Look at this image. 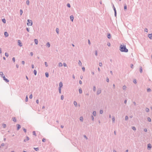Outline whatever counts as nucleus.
<instances>
[{
  "label": "nucleus",
  "instance_id": "obj_1",
  "mask_svg": "<svg viewBox=\"0 0 152 152\" xmlns=\"http://www.w3.org/2000/svg\"><path fill=\"white\" fill-rule=\"evenodd\" d=\"M120 50L121 52L127 53L128 52V50L126 48L125 45H121L120 46Z\"/></svg>",
  "mask_w": 152,
  "mask_h": 152
},
{
  "label": "nucleus",
  "instance_id": "obj_2",
  "mask_svg": "<svg viewBox=\"0 0 152 152\" xmlns=\"http://www.w3.org/2000/svg\"><path fill=\"white\" fill-rule=\"evenodd\" d=\"M27 21V24L28 26H32V25L33 23L31 20L28 19Z\"/></svg>",
  "mask_w": 152,
  "mask_h": 152
},
{
  "label": "nucleus",
  "instance_id": "obj_3",
  "mask_svg": "<svg viewBox=\"0 0 152 152\" xmlns=\"http://www.w3.org/2000/svg\"><path fill=\"white\" fill-rule=\"evenodd\" d=\"M3 78V80L6 83H8L9 81V80H8L7 78H6L5 77H2Z\"/></svg>",
  "mask_w": 152,
  "mask_h": 152
},
{
  "label": "nucleus",
  "instance_id": "obj_4",
  "mask_svg": "<svg viewBox=\"0 0 152 152\" xmlns=\"http://www.w3.org/2000/svg\"><path fill=\"white\" fill-rule=\"evenodd\" d=\"M151 147H152V146H151V145L150 143H149L148 144L147 149L148 150H149L151 148Z\"/></svg>",
  "mask_w": 152,
  "mask_h": 152
},
{
  "label": "nucleus",
  "instance_id": "obj_5",
  "mask_svg": "<svg viewBox=\"0 0 152 152\" xmlns=\"http://www.w3.org/2000/svg\"><path fill=\"white\" fill-rule=\"evenodd\" d=\"M18 45L20 46V47H21L22 46V43L20 40H18Z\"/></svg>",
  "mask_w": 152,
  "mask_h": 152
},
{
  "label": "nucleus",
  "instance_id": "obj_6",
  "mask_svg": "<svg viewBox=\"0 0 152 152\" xmlns=\"http://www.w3.org/2000/svg\"><path fill=\"white\" fill-rule=\"evenodd\" d=\"M101 90L100 89H99L97 90V92H96V94L97 95H98L101 93Z\"/></svg>",
  "mask_w": 152,
  "mask_h": 152
},
{
  "label": "nucleus",
  "instance_id": "obj_7",
  "mask_svg": "<svg viewBox=\"0 0 152 152\" xmlns=\"http://www.w3.org/2000/svg\"><path fill=\"white\" fill-rule=\"evenodd\" d=\"M16 126H17V130H18L21 128V126L19 124H17Z\"/></svg>",
  "mask_w": 152,
  "mask_h": 152
},
{
  "label": "nucleus",
  "instance_id": "obj_8",
  "mask_svg": "<svg viewBox=\"0 0 152 152\" xmlns=\"http://www.w3.org/2000/svg\"><path fill=\"white\" fill-rule=\"evenodd\" d=\"M63 86V83L61 82L59 84V87L58 88H61Z\"/></svg>",
  "mask_w": 152,
  "mask_h": 152
},
{
  "label": "nucleus",
  "instance_id": "obj_9",
  "mask_svg": "<svg viewBox=\"0 0 152 152\" xmlns=\"http://www.w3.org/2000/svg\"><path fill=\"white\" fill-rule=\"evenodd\" d=\"M148 37L151 39H152V34H149Z\"/></svg>",
  "mask_w": 152,
  "mask_h": 152
},
{
  "label": "nucleus",
  "instance_id": "obj_10",
  "mask_svg": "<svg viewBox=\"0 0 152 152\" xmlns=\"http://www.w3.org/2000/svg\"><path fill=\"white\" fill-rule=\"evenodd\" d=\"M26 139H25L24 140V141L25 142H26V141H28L29 140V137H28L27 136H26Z\"/></svg>",
  "mask_w": 152,
  "mask_h": 152
},
{
  "label": "nucleus",
  "instance_id": "obj_11",
  "mask_svg": "<svg viewBox=\"0 0 152 152\" xmlns=\"http://www.w3.org/2000/svg\"><path fill=\"white\" fill-rule=\"evenodd\" d=\"M70 19L73 22V21L74 20V17L72 15H71L70 17Z\"/></svg>",
  "mask_w": 152,
  "mask_h": 152
},
{
  "label": "nucleus",
  "instance_id": "obj_12",
  "mask_svg": "<svg viewBox=\"0 0 152 152\" xmlns=\"http://www.w3.org/2000/svg\"><path fill=\"white\" fill-rule=\"evenodd\" d=\"M4 35L6 37H7L9 36L8 33L7 32L4 33Z\"/></svg>",
  "mask_w": 152,
  "mask_h": 152
},
{
  "label": "nucleus",
  "instance_id": "obj_13",
  "mask_svg": "<svg viewBox=\"0 0 152 152\" xmlns=\"http://www.w3.org/2000/svg\"><path fill=\"white\" fill-rule=\"evenodd\" d=\"M92 114L94 116H96V112L95 111H94L92 113Z\"/></svg>",
  "mask_w": 152,
  "mask_h": 152
},
{
  "label": "nucleus",
  "instance_id": "obj_14",
  "mask_svg": "<svg viewBox=\"0 0 152 152\" xmlns=\"http://www.w3.org/2000/svg\"><path fill=\"white\" fill-rule=\"evenodd\" d=\"M34 42L35 43V44H36V45H37L38 44V40L37 39H34Z\"/></svg>",
  "mask_w": 152,
  "mask_h": 152
},
{
  "label": "nucleus",
  "instance_id": "obj_15",
  "mask_svg": "<svg viewBox=\"0 0 152 152\" xmlns=\"http://www.w3.org/2000/svg\"><path fill=\"white\" fill-rule=\"evenodd\" d=\"M124 10H126L127 9V5L126 4H125L124 5Z\"/></svg>",
  "mask_w": 152,
  "mask_h": 152
},
{
  "label": "nucleus",
  "instance_id": "obj_16",
  "mask_svg": "<svg viewBox=\"0 0 152 152\" xmlns=\"http://www.w3.org/2000/svg\"><path fill=\"white\" fill-rule=\"evenodd\" d=\"M111 35L110 33H109L107 35V37L109 39H110L111 38Z\"/></svg>",
  "mask_w": 152,
  "mask_h": 152
},
{
  "label": "nucleus",
  "instance_id": "obj_17",
  "mask_svg": "<svg viewBox=\"0 0 152 152\" xmlns=\"http://www.w3.org/2000/svg\"><path fill=\"white\" fill-rule=\"evenodd\" d=\"M73 103L75 105V107H76L77 106V102L75 101H74V102H73Z\"/></svg>",
  "mask_w": 152,
  "mask_h": 152
},
{
  "label": "nucleus",
  "instance_id": "obj_18",
  "mask_svg": "<svg viewBox=\"0 0 152 152\" xmlns=\"http://www.w3.org/2000/svg\"><path fill=\"white\" fill-rule=\"evenodd\" d=\"M2 21L4 23H6V20L5 18L2 19Z\"/></svg>",
  "mask_w": 152,
  "mask_h": 152
},
{
  "label": "nucleus",
  "instance_id": "obj_19",
  "mask_svg": "<svg viewBox=\"0 0 152 152\" xmlns=\"http://www.w3.org/2000/svg\"><path fill=\"white\" fill-rule=\"evenodd\" d=\"M79 93L80 94H81L82 93V90L81 88H80L79 89Z\"/></svg>",
  "mask_w": 152,
  "mask_h": 152
},
{
  "label": "nucleus",
  "instance_id": "obj_20",
  "mask_svg": "<svg viewBox=\"0 0 152 152\" xmlns=\"http://www.w3.org/2000/svg\"><path fill=\"white\" fill-rule=\"evenodd\" d=\"M56 31L58 34H59V29L58 28H56Z\"/></svg>",
  "mask_w": 152,
  "mask_h": 152
},
{
  "label": "nucleus",
  "instance_id": "obj_21",
  "mask_svg": "<svg viewBox=\"0 0 152 152\" xmlns=\"http://www.w3.org/2000/svg\"><path fill=\"white\" fill-rule=\"evenodd\" d=\"M112 4L113 5V10H114V11L115 12V11H116V9H115V7L114 6V4H113V3H112Z\"/></svg>",
  "mask_w": 152,
  "mask_h": 152
},
{
  "label": "nucleus",
  "instance_id": "obj_22",
  "mask_svg": "<svg viewBox=\"0 0 152 152\" xmlns=\"http://www.w3.org/2000/svg\"><path fill=\"white\" fill-rule=\"evenodd\" d=\"M34 149L36 151H39V148H34Z\"/></svg>",
  "mask_w": 152,
  "mask_h": 152
},
{
  "label": "nucleus",
  "instance_id": "obj_23",
  "mask_svg": "<svg viewBox=\"0 0 152 152\" xmlns=\"http://www.w3.org/2000/svg\"><path fill=\"white\" fill-rule=\"evenodd\" d=\"M140 72L141 73L142 72V68L141 66L140 67Z\"/></svg>",
  "mask_w": 152,
  "mask_h": 152
},
{
  "label": "nucleus",
  "instance_id": "obj_24",
  "mask_svg": "<svg viewBox=\"0 0 152 152\" xmlns=\"http://www.w3.org/2000/svg\"><path fill=\"white\" fill-rule=\"evenodd\" d=\"M133 82L134 84H136L137 83V80L135 79H133Z\"/></svg>",
  "mask_w": 152,
  "mask_h": 152
},
{
  "label": "nucleus",
  "instance_id": "obj_25",
  "mask_svg": "<svg viewBox=\"0 0 152 152\" xmlns=\"http://www.w3.org/2000/svg\"><path fill=\"white\" fill-rule=\"evenodd\" d=\"M145 110L146 112H148L149 111V109L148 108L146 107L145 108Z\"/></svg>",
  "mask_w": 152,
  "mask_h": 152
},
{
  "label": "nucleus",
  "instance_id": "obj_26",
  "mask_svg": "<svg viewBox=\"0 0 152 152\" xmlns=\"http://www.w3.org/2000/svg\"><path fill=\"white\" fill-rule=\"evenodd\" d=\"M46 45L48 48L50 47V43L49 42L47 43L46 44Z\"/></svg>",
  "mask_w": 152,
  "mask_h": 152
},
{
  "label": "nucleus",
  "instance_id": "obj_27",
  "mask_svg": "<svg viewBox=\"0 0 152 152\" xmlns=\"http://www.w3.org/2000/svg\"><path fill=\"white\" fill-rule=\"evenodd\" d=\"M12 120L14 122H16V118L14 117L12 118Z\"/></svg>",
  "mask_w": 152,
  "mask_h": 152
},
{
  "label": "nucleus",
  "instance_id": "obj_28",
  "mask_svg": "<svg viewBox=\"0 0 152 152\" xmlns=\"http://www.w3.org/2000/svg\"><path fill=\"white\" fill-rule=\"evenodd\" d=\"M147 120L149 122H151V118L149 117H148L147 118Z\"/></svg>",
  "mask_w": 152,
  "mask_h": 152
},
{
  "label": "nucleus",
  "instance_id": "obj_29",
  "mask_svg": "<svg viewBox=\"0 0 152 152\" xmlns=\"http://www.w3.org/2000/svg\"><path fill=\"white\" fill-rule=\"evenodd\" d=\"M78 64H79V66H81V65H82V63H81V62L80 60H79V62H78Z\"/></svg>",
  "mask_w": 152,
  "mask_h": 152
},
{
  "label": "nucleus",
  "instance_id": "obj_30",
  "mask_svg": "<svg viewBox=\"0 0 152 152\" xmlns=\"http://www.w3.org/2000/svg\"><path fill=\"white\" fill-rule=\"evenodd\" d=\"M80 120L81 121H83V117L81 116L80 117Z\"/></svg>",
  "mask_w": 152,
  "mask_h": 152
},
{
  "label": "nucleus",
  "instance_id": "obj_31",
  "mask_svg": "<svg viewBox=\"0 0 152 152\" xmlns=\"http://www.w3.org/2000/svg\"><path fill=\"white\" fill-rule=\"evenodd\" d=\"M2 126L3 128H5L6 127V125L5 124H3L2 125Z\"/></svg>",
  "mask_w": 152,
  "mask_h": 152
},
{
  "label": "nucleus",
  "instance_id": "obj_32",
  "mask_svg": "<svg viewBox=\"0 0 152 152\" xmlns=\"http://www.w3.org/2000/svg\"><path fill=\"white\" fill-rule=\"evenodd\" d=\"M34 73L35 75H36L37 73V72L36 70H34Z\"/></svg>",
  "mask_w": 152,
  "mask_h": 152
},
{
  "label": "nucleus",
  "instance_id": "obj_33",
  "mask_svg": "<svg viewBox=\"0 0 152 152\" xmlns=\"http://www.w3.org/2000/svg\"><path fill=\"white\" fill-rule=\"evenodd\" d=\"M112 121H113V122H115V118L114 116H113L112 117Z\"/></svg>",
  "mask_w": 152,
  "mask_h": 152
},
{
  "label": "nucleus",
  "instance_id": "obj_34",
  "mask_svg": "<svg viewBox=\"0 0 152 152\" xmlns=\"http://www.w3.org/2000/svg\"><path fill=\"white\" fill-rule=\"evenodd\" d=\"M28 96L27 95L26 97L25 102H27L28 101Z\"/></svg>",
  "mask_w": 152,
  "mask_h": 152
},
{
  "label": "nucleus",
  "instance_id": "obj_35",
  "mask_svg": "<svg viewBox=\"0 0 152 152\" xmlns=\"http://www.w3.org/2000/svg\"><path fill=\"white\" fill-rule=\"evenodd\" d=\"M67 6L69 8H70L71 7L69 3H67L66 4Z\"/></svg>",
  "mask_w": 152,
  "mask_h": 152
},
{
  "label": "nucleus",
  "instance_id": "obj_36",
  "mask_svg": "<svg viewBox=\"0 0 152 152\" xmlns=\"http://www.w3.org/2000/svg\"><path fill=\"white\" fill-rule=\"evenodd\" d=\"M63 66V64L61 63L60 62L59 63V66L61 67V66Z\"/></svg>",
  "mask_w": 152,
  "mask_h": 152
},
{
  "label": "nucleus",
  "instance_id": "obj_37",
  "mask_svg": "<svg viewBox=\"0 0 152 152\" xmlns=\"http://www.w3.org/2000/svg\"><path fill=\"white\" fill-rule=\"evenodd\" d=\"M5 55L6 56L8 57L9 56V54L7 52H6L5 53Z\"/></svg>",
  "mask_w": 152,
  "mask_h": 152
},
{
  "label": "nucleus",
  "instance_id": "obj_38",
  "mask_svg": "<svg viewBox=\"0 0 152 152\" xmlns=\"http://www.w3.org/2000/svg\"><path fill=\"white\" fill-rule=\"evenodd\" d=\"M93 91H96V87L95 86H93Z\"/></svg>",
  "mask_w": 152,
  "mask_h": 152
},
{
  "label": "nucleus",
  "instance_id": "obj_39",
  "mask_svg": "<svg viewBox=\"0 0 152 152\" xmlns=\"http://www.w3.org/2000/svg\"><path fill=\"white\" fill-rule=\"evenodd\" d=\"M64 99V96L63 95H62L61 96V100H63Z\"/></svg>",
  "mask_w": 152,
  "mask_h": 152
},
{
  "label": "nucleus",
  "instance_id": "obj_40",
  "mask_svg": "<svg viewBox=\"0 0 152 152\" xmlns=\"http://www.w3.org/2000/svg\"><path fill=\"white\" fill-rule=\"evenodd\" d=\"M151 91V89L150 88H149L147 89V91L148 92H150Z\"/></svg>",
  "mask_w": 152,
  "mask_h": 152
},
{
  "label": "nucleus",
  "instance_id": "obj_41",
  "mask_svg": "<svg viewBox=\"0 0 152 152\" xmlns=\"http://www.w3.org/2000/svg\"><path fill=\"white\" fill-rule=\"evenodd\" d=\"M23 13V11L22 10H20V15H21Z\"/></svg>",
  "mask_w": 152,
  "mask_h": 152
},
{
  "label": "nucleus",
  "instance_id": "obj_42",
  "mask_svg": "<svg viewBox=\"0 0 152 152\" xmlns=\"http://www.w3.org/2000/svg\"><path fill=\"white\" fill-rule=\"evenodd\" d=\"M59 92L60 94L61 93V88H58Z\"/></svg>",
  "mask_w": 152,
  "mask_h": 152
},
{
  "label": "nucleus",
  "instance_id": "obj_43",
  "mask_svg": "<svg viewBox=\"0 0 152 152\" xmlns=\"http://www.w3.org/2000/svg\"><path fill=\"white\" fill-rule=\"evenodd\" d=\"M122 88L123 90H125L126 89V86L125 85H124L123 86Z\"/></svg>",
  "mask_w": 152,
  "mask_h": 152
},
{
  "label": "nucleus",
  "instance_id": "obj_44",
  "mask_svg": "<svg viewBox=\"0 0 152 152\" xmlns=\"http://www.w3.org/2000/svg\"><path fill=\"white\" fill-rule=\"evenodd\" d=\"M33 97V95L32 94H31L30 95L29 98L30 99H31Z\"/></svg>",
  "mask_w": 152,
  "mask_h": 152
},
{
  "label": "nucleus",
  "instance_id": "obj_45",
  "mask_svg": "<svg viewBox=\"0 0 152 152\" xmlns=\"http://www.w3.org/2000/svg\"><path fill=\"white\" fill-rule=\"evenodd\" d=\"M33 135H35V136H36V133L35 131H33Z\"/></svg>",
  "mask_w": 152,
  "mask_h": 152
},
{
  "label": "nucleus",
  "instance_id": "obj_46",
  "mask_svg": "<svg viewBox=\"0 0 152 152\" xmlns=\"http://www.w3.org/2000/svg\"><path fill=\"white\" fill-rule=\"evenodd\" d=\"M132 129L134 130H136V128L134 126H132Z\"/></svg>",
  "mask_w": 152,
  "mask_h": 152
},
{
  "label": "nucleus",
  "instance_id": "obj_47",
  "mask_svg": "<svg viewBox=\"0 0 152 152\" xmlns=\"http://www.w3.org/2000/svg\"><path fill=\"white\" fill-rule=\"evenodd\" d=\"M23 131H24V132H26V130L25 128H23Z\"/></svg>",
  "mask_w": 152,
  "mask_h": 152
},
{
  "label": "nucleus",
  "instance_id": "obj_48",
  "mask_svg": "<svg viewBox=\"0 0 152 152\" xmlns=\"http://www.w3.org/2000/svg\"><path fill=\"white\" fill-rule=\"evenodd\" d=\"M95 55L96 56H97V50H95Z\"/></svg>",
  "mask_w": 152,
  "mask_h": 152
},
{
  "label": "nucleus",
  "instance_id": "obj_49",
  "mask_svg": "<svg viewBox=\"0 0 152 152\" xmlns=\"http://www.w3.org/2000/svg\"><path fill=\"white\" fill-rule=\"evenodd\" d=\"M26 4L27 5H28L29 4V1L28 0H27L26 1Z\"/></svg>",
  "mask_w": 152,
  "mask_h": 152
},
{
  "label": "nucleus",
  "instance_id": "obj_50",
  "mask_svg": "<svg viewBox=\"0 0 152 152\" xmlns=\"http://www.w3.org/2000/svg\"><path fill=\"white\" fill-rule=\"evenodd\" d=\"M45 76H49V74L48 72H45Z\"/></svg>",
  "mask_w": 152,
  "mask_h": 152
},
{
  "label": "nucleus",
  "instance_id": "obj_51",
  "mask_svg": "<svg viewBox=\"0 0 152 152\" xmlns=\"http://www.w3.org/2000/svg\"><path fill=\"white\" fill-rule=\"evenodd\" d=\"M103 110H100L99 112L100 114H102L103 113Z\"/></svg>",
  "mask_w": 152,
  "mask_h": 152
},
{
  "label": "nucleus",
  "instance_id": "obj_52",
  "mask_svg": "<svg viewBox=\"0 0 152 152\" xmlns=\"http://www.w3.org/2000/svg\"><path fill=\"white\" fill-rule=\"evenodd\" d=\"M99 66H100V67H101L102 66V62H99Z\"/></svg>",
  "mask_w": 152,
  "mask_h": 152
},
{
  "label": "nucleus",
  "instance_id": "obj_53",
  "mask_svg": "<svg viewBox=\"0 0 152 152\" xmlns=\"http://www.w3.org/2000/svg\"><path fill=\"white\" fill-rule=\"evenodd\" d=\"M45 141H46V139L45 138H43L42 139V141L43 142H45Z\"/></svg>",
  "mask_w": 152,
  "mask_h": 152
},
{
  "label": "nucleus",
  "instance_id": "obj_54",
  "mask_svg": "<svg viewBox=\"0 0 152 152\" xmlns=\"http://www.w3.org/2000/svg\"><path fill=\"white\" fill-rule=\"evenodd\" d=\"M128 117L127 116H125V120H128Z\"/></svg>",
  "mask_w": 152,
  "mask_h": 152
},
{
  "label": "nucleus",
  "instance_id": "obj_55",
  "mask_svg": "<svg viewBox=\"0 0 152 152\" xmlns=\"http://www.w3.org/2000/svg\"><path fill=\"white\" fill-rule=\"evenodd\" d=\"M91 119H92V120L93 121H94V116H93V115H91Z\"/></svg>",
  "mask_w": 152,
  "mask_h": 152
},
{
  "label": "nucleus",
  "instance_id": "obj_56",
  "mask_svg": "<svg viewBox=\"0 0 152 152\" xmlns=\"http://www.w3.org/2000/svg\"><path fill=\"white\" fill-rule=\"evenodd\" d=\"M45 66L46 67H47L48 66V65L47 63L46 62H45Z\"/></svg>",
  "mask_w": 152,
  "mask_h": 152
},
{
  "label": "nucleus",
  "instance_id": "obj_57",
  "mask_svg": "<svg viewBox=\"0 0 152 152\" xmlns=\"http://www.w3.org/2000/svg\"><path fill=\"white\" fill-rule=\"evenodd\" d=\"M114 15H115V17L116 16V15H117L116 11H115V12H114Z\"/></svg>",
  "mask_w": 152,
  "mask_h": 152
},
{
  "label": "nucleus",
  "instance_id": "obj_58",
  "mask_svg": "<svg viewBox=\"0 0 152 152\" xmlns=\"http://www.w3.org/2000/svg\"><path fill=\"white\" fill-rule=\"evenodd\" d=\"M130 67H131V68H132V69H133V64H131V65H130Z\"/></svg>",
  "mask_w": 152,
  "mask_h": 152
},
{
  "label": "nucleus",
  "instance_id": "obj_59",
  "mask_svg": "<svg viewBox=\"0 0 152 152\" xmlns=\"http://www.w3.org/2000/svg\"><path fill=\"white\" fill-rule=\"evenodd\" d=\"M3 73L2 72H0V75H1V76H3Z\"/></svg>",
  "mask_w": 152,
  "mask_h": 152
},
{
  "label": "nucleus",
  "instance_id": "obj_60",
  "mask_svg": "<svg viewBox=\"0 0 152 152\" xmlns=\"http://www.w3.org/2000/svg\"><path fill=\"white\" fill-rule=\"evenodd\" d=\"M12 61L14 62H15V57H13L12 58Z\"/></svg>",
  "mask_w": 152,
  "mask_h": 152
},
{
  "label": "nucleus",
  "instance_id": "obj_61",
  "mask_svg": "<svg viewBox=\"0 0 152 152\" xmlns=\"http://www.w3.org/2000/svg\"><path fill=\"white\" fill-rule=\"evenodd\" d=\"M148 29L147 28H145L144 29L145 31L147 32H148Z\"/></svg>",
  "mask_w": 152,
  "mask_h": 152
},
{
  "label": "nucleus",
  "instance_id": "obj_62",
  "mask_svg": "<svg viewBox=\"0 0 152 152\" xmlns=\"http://www.w3.org/2000/svg\"><path fill=\"white\" fill-rule=\"evenodd\" d=\"M106 81L107 82H109V78L108 77H107L106 80Z\"/></svg>",
  "mask_w": 152,
  "mask_h": 152
},
{
  "label": "nucleus",
  "instance_id": "obj_63",
  "mask_svg": "<svg viewBox=\"0 0 152 152\" xmlns=\"http://www.w3.org/2000/svg\"><path fill=\"white\" fill-rule=\"evenodd\" d=\"M107 45L108 46H110V42H108L107 43Z\"/></svg>",
  "mask_w": 152,
  "mask_h": 152
},
{
  "label": "nucleus",
  "instance_id": "obj_64",
  "mask_svg": "<svg viewBox=\"0 0 152 152\" xmlns=\"http://www.w3.org/2000/svg\"><path fill=\"white\" fill-rule=\"evenodd\" d=\"M79 83L80 84H81L82 83V81L81 80H80Z\"/></svg>",
  "mask_w": 152,
  "mask_h": 152
}]
</instances>
